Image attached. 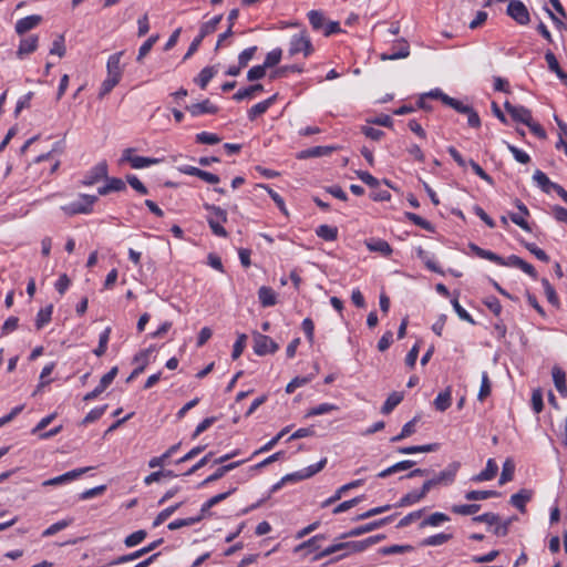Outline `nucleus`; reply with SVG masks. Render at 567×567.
<instances>
[{
    "mask_svg": "<svg viewBox=\"0 0 567 567\" xmlns=\"http://www.w3.org/2000/svg\"><path fill=\"white\" fill-rule=\"evenodd\" d=\"M123 55L124 51H120L109 56L106 62V78L101 84L99 99L106 96L120 83L123 76V66L121 65Z\"/></svg>",
    "mask_w": 567,
    "mask_h": 567,
    "instance_id": "obj_1",
    "label": "nucleus"
},
{
    "mask_svg": "<svg viewBox=\"0 0 567 567\" xmlns=\"http://www.w3.org/2000/svg\"><path fill=\"white\" fill-rule=\"evenodd\" d=\"M367 548H368V545L365 543V539L337 543V544L328 546L327 548L321 550L319 554H317L315 556V559L316 560L322 559V558L330 556L334 553L343 551L339 557H337V560H338L343 557H347L350 554L361 553V551L365 550Z\"/></svg>",
    "mask_w": 567,
    "mask_h": 567,
    "instance_id": "obj_2",
    "label": "nucleus"
},
{
    "mask_svg": "<svg viewBox=\"0 0 567 567\" xmlns=\"http://www.w3.org/2000/svg\"><path fill=\"white\" fill-rule=\"evenodd\" d=\"M204 208L209 213H214L218 215V219H215L213 216L207 217V223L215 236L226 238L228 236L227 230L224 228L223 224L227 223V212L218 206L204 204Z\"/></svg>",
    "mask_w": 567,
    "mask_h": 567,
    "instance_id": "obj_3",
    "label": "nucleus"
},
{
    "mask_svg": "<svg viewBox=\"0 0 567 567\" xmlns=\"http://www.w3.org/2000/svg\"><path fill=\"white\" fill-rule=\"evenodd\" d=\"M96 200L97 196L83 194L78 200L63 206L62 209L68 215L89 214L92 212V206Z\"/></svg>",
    "mask_w": 567,
    "mask_h": 567,
    "instance_id": "obj_4",
    "label": "nucleus"
},
{
    "mask_svg": "<svg viewBox=\"0 0 567 567\" xmlns=\"http://www.w3.org/2000/svg\"><path fill=\"white\" fill-rule=\"evenodd\" d=\"M300 52H302L305 56H309L313 52L311 40L305 31L293 34L289 43L290 55H296Z\"/></svg>",
    "mask_w": 567,
    "mask_h": 567,
    "instance_id": "obj_5",
    "label": "nucleus"
},
{
    "mask_svg": "<svg viewBox=\"0 0 567 567\" xmlns=\"http://www.w3.org/2000/svg\"><path fill=\"white\" fill-rule=\"evenodd\" d=\"M506 13L520 25H526L530 21L529 11L520 0H509Z\"/></svg>",
    "mask_w": 567,
    "mask_h": 567,
    "instance_id": "obj_6",
    "label": "nucleus"
},
{
    "mask_svg": "<svg viewBox=\"0 0 567 567\" xmlns=\"http://www.w3.org/2000/svg\"><path fill=\"white\" fill-rule=\"evenodd\" d=\"M254 351L258 355H266L275 353L279 347L278 344L268 336L254 332Z\"/></svg>",
    "mask_w": 567,
    "mask_h": 567,
    "instance_id": "obj_7",
    "label": "nucleus"
},
{
    "mask_svg": "<svg viewBox=\"0 0 567 567\" xmlns=\"http://www.w3.org/2000/svg\"><path fill=\"white\" fill-rule=\"evenodd\" d=\"M392 519H393V516H388V517H384V518H381V519H378V520H373V522H370L368 524L354 527V528L350 529L349 532L343 533L340 536V538L341 539H346V538L357 537V536L370 533V532H372L374 529H378V528L389 524Z\"/></svg>",
    "mask_w": 567,
    "mask_h": 567,
    "instance_id": "obj_8",
    "label": "nucleus"
},
{
    "mask_svg": "<svg viewBox=\"0 0 567 567\" xmlns=\"http://www.w3.org/2000/svg\"><path fill=\"white\" fill-rule=\"evenodd\" d=\"M460 467H461V463L457 461H454V462L450 463L443 471L435 474L432 477V481H434L435 486H437V485L449 486V485L453 484Z\"/></svg>",
    "mask_w": 567,
    "mask_h": 567,
    "instance_id": "obj_9",
    "label": "nucleus"
},
{
    "mask_svg": "<svg viewBox=\"0 0 567 567\" xmlns=\"http://www.w3.org/2000/svg\"><path fill=\"white\" fill-rule=\"evenodd\" d=\"M109 166L106 161H102L93 166L83 177L82 184L85 186H92L99 183L101 179L107 178Z\"/></svg>",
    "mask_w": 567,
    "mask_h": 567,
    "instance_id": "obj_10",
    "label": "nucleus"
},
{
    "mask_svg": "<svg viewBox=\"0 0 567 567\" xmlns=\"http://www.w3.org/2000/svg\"><path fill=\"white\" fill-rule=\"evenodd\" d=\"M132 152V148H126L122 154V162H128L132 168L141 169L151 165L158 164L161 162L159 158L133 156Z\"/></svg>",
    "mask_w": 567,
    "mask_h": 567,
    "instance_id": "obj_11",
    "label": "nucleus"
},
{
    "mask_svg": "<svg viewBox=\"0 0 567 567\" xmlns=\"http://www.w3.org/2000/svg\"><path fill=\"white\" fill-rule=\"evenodd\" d=\"M504 107L515 122L526 125L529 124V121L533 118L532 111L523 105H513L511 102L506 101Z\"/></svg>",
    "mask_w": 567,
    "mask_h": 567,
    "instance_id": "obj_12",
    "label": "nucleus"
},
{
    "mask_svg": "<svg viewBox=\"0 0 567 567\" xmlns=\"http://www.w3.org/2000/svg\"><path fill=\"white\" fill-rule=\"evenodd\" d=\"M90 470H91V467L75 468V470L66 472L62 475H59L56 477L49 478V480L44 481L42 483V485L43 486H58V485L66 484V483H70L72 481L79 478L80 476H82L84 473H86Z\"/></svg>",
    "mask_w": 567,
    "mask_h": 567,
    "instance_id": "obj_13",
    "label": "nucleus"
},
{
    "mask_svg": "<svg viewBox=\"0 0 567 567\" xmlns=\"http://www.w3.org/2000/svg\"><path fill=\"white\" fill-rule=\"evenodd\" d=\"M410 55V45L406 40L401 39L394 43L389 53H382V61L405 59Z\"/></svg>",
    "mask_w": 567,
    "mask_h": 567,
    "instance_id": "obj_14",
    "label": "nucleus"
},
{
    "mask_svg": "<svg viewBox=\"0 0 567 567\" xmlns=\"http://www.w3.org/2000/svg\"><path fill=\"white\" fill-rule=\"evenodd\" d=\"M186 110L190 113L192 116L197 117L204 114H216L218 112V107L210 102L209 99H206L199 103H194L192 105L186 106Z\"/></svg>",
    "mask_w": 567,
    "mask_h": 567,
    "instance_id": "obj_15",
    "label": "nucleus"
},
{
    "mask_svg": "<svg viewBox=\"0 0 567 567\" xmlns=\"http://www.w3.org/2000/svg\"><path fill=\"white\" fill-rule=\"evenodd\" d=\"M42 21V17L39 14H32L24 17L17 21L14 30L18 34L22 35L28 31L37 28Z\"/></svg>",
    "mask_w": 567,
    "mask_h": 567,
    "instance_id": "obj_16",
    "label": "nucleus"
},
{
    "mask_svg": "<svg viewBox=\"0 0 567 567\" xmlns=\"http://www.w3.org/2000/svg\"><path fill=\"white\" fill-rule=\"evenodd\" d=\"M39 37L30 35L21 39L19 48L16 52L17 58L22 60L25 55L33 53L38 49Z\"/></svg>",
    "mask_w": 567,
    "mask_h": 567,
    "instance_id": "obj_17",
    "label": "nucleus"
},
{
    "mask_svg": "<svg viewBox=\"0 0 567 567\" xmlns=\"http://www.w3.org/2000/svg\"><path fill=\"white\" fill-rule=\"evenodd\" d=\"M363 483H364L363 480H355V481H352V482H350L348 484L342 485L341 487H339L336 491V493L331 497H329L328 499H326L322 503V507H328L329 505L336 503L337 501H339L342 497V495L346 492H348V491H350L352 488H357V487L363 485Z\"/></svg>",
    "mask_w": 567,
    "mask_h": 567,
    "instance_id": "obj_18",
    "label": "nucleus"
},
{
    "mask_svg": "<svg viewBox=\"0 0 567 567\" xmlns=\"http://www.w3.org/2000/svg\"><path fill=\"white\" fill-rule=\"evenodd\" d=\"M533 492L526 488L520 489L519 492L513 494L511 496L509 503L516 507L519 512L524 513L526 508V503L532 499Z\"/></svg>",
    "mask_w": 567,
    "mask_h": 567,
    "instance_id": "obj_19",
    "label": "nucleus"
},
{
    "mask_svg": "<svg viewBox=\"0 0 567 567\" xmlns=\"http://www.w3.org/2000/svg\"><path fill=\"white\" fill-rule=\"evenodd\" d=\"M498 471V466L493 458H489L486 463L485 470L472 477L473 482H485L493 480Z\"/></svg>",
    "mask_w": 567,
    "mask_h": 567,
    "instance_id": "obj_20",
    "label": "nucleus"
},
{
    "mask_svg": "<svg viewBox=\"0 0 567 567\" xmlns=\"http://www.w3.org/2000/svg\"><path fill=\"white\" fill-rule=\"evenodd\" d=\"M533 179L537 186L546 194H550L557 185V183L551 182L548 176L540 169L535 171Z\"/></svg>",
    "mask_w": 567,
    "mask_h": 567,
    "instance_id": "obj_21",
    "label": "nucleus"
},
{
    "mask_svg": "<svg viewBox=\"0 0 567 567\" xmlns=\"http://www.w3.org/2000/svg\"><path fill=\"white\" fill-rule=\"evenodd\" d=\"M553 381L555 384L556 390L559 392L560 395L567 396V384H566V373L565 371L559 367H554L551 371Z\"/></svg>",
    "mask_w": 567,
    "mask_h": 567,
    "instance_id": "obj_22",
    "label": "nucleus"
},
{
    "mask_svg": "<svg viewBox=\"0 0 567 567\" xmlns=\"http://www.w3.org/2000/svg\"><path fill=\"white\" fill-rule=\"evenodd\" d=\"M148 354H150V350H143L134 357V362L138 363V365L135 367V369L132 371V373L130 374V377L126 380L127 382H131L133 379H135L137 375H140L145 370V368L148 363Z\"/></svg>",
    "mask_w": 567,
    "mask_h": 567,
    "instance_id": "obj_23",
    "label": "nucleus"
},
{
    "mask_svg": "<svg viewBox=\"0 0 567 567\" xmlns=\"http://www.w3.org/2000/svg\"><path fill=\"white\" fill-rule=\"evenodd\" d=\"M365 245L370 251L380 252L384 257H388L392 254V248L386 240L371 239L367 241Z\"/></svg>",
    "mask_w": 567,
    "mask_h": 567,
    "instance_id": "obj_24",
    "label": "nucleus"
},
{
    "mask_svg": "<svg viewBox=\"0 0 567 567\" xmlns=\"http://www.w3.org/2000/svg\"><path fill=\"white\" fill-rule=\"evenodd\" d=\"M258 298L262 307H272L277 303V296L272 288L262 286L258 290Z\"/></svg>",
    "mask_w": 567,
    "mask_h": 567,
    "instance_id": "obj_25",
    "label": "nucleus"
},
{
    "mask_svg": "<svg viewBox=\"0 0 567 567\" xmlns=\"http://www.w3.org/2000/svg\"><path fill=\"white\" fill-rule=\"evenodd\" d=\"M449 520H450V517L446 514L441 513V512H435V513L431 514L430 516H427L426 518H424L420 523V528H424L426 526L437 527L441 524L446 523Z\"/></svg>",
    "mask_w": 567,
    "mask_h": 567,
    "instance_id": "obj_26",
    "label": "nucleus"
},
{
    "mask_svg": "<svg viewBox=\"0 0 567 567\" xmlns=\"http://www.w3.org/2000/svg\"><path fill=\"white\" fill-rule=\"evenodd\" d=\"M404 395L402 392H392L381 408L383 414L391 413L403 400Z\"/></svg>",
    "mask_w": 567,
    "mask_h": 567,
    "instance_id": "obj_27",
    "label": "nucleus"
},
{
    "mask_svg": "<svg viewBox=\"0 0 567 567\" xmlns=\"http://www.w3.org/2000/svg\"><path fill=\"white\" fill-rule=\"evenodd\" d=\"M236 491V487L230 488L225 493H219L213 497H210L207 502H205L200 508V512L206 515L212 507L217 505L218 503L225 501L228 496H230Z\"/></svg>",
    "mask_w": 567,
    "mask_h": 567,
    "instance_id": "obj_28",
    "label": "nucleus"
},
{
    "mask_svg": "<svg viewBox=\"0 0 567 567\" xmlns=\"http://www.w3.org/2000/svg\"><path fill=\"white\" fill-rule=\"evenodd\" d=\"M53 313V305H48L47 307L39 310L35 318V328L41 330L44 326H47L51 319Z\"/></svg>",
    "mask_w": 567,
    "mask_h": 567,
    "instance_id": "obj_29",
    "label": "nucleus"
},
{
    "mask_svg": "<svg viewBox=\"0 0 567 567\" xmlns=\"http://www.w3.org/2000/svg\"><path fill=\"white\" fill-rule=\"evenodd\" d=\"M452 538H453V535L450 533H439V534H435V535L424 538L420 545L421 546H441V545L447 543Z\"/></svg>",
    "mask_w": 567,
    "mask_h": 567,
    "instance_id": "obj_30",
    "label": "nucleus"
},
{
    "mask_svg": "<svg viewBox=\"0 0 567 567\" xmlns=\"http://www.w3.org/2000/svg\"><path fill=\"white\" fill-rule=\"evenodd\" d=\"M316 235L326 241H334L338 238V228L330 225H320L316 229Z\"/></svg>",
    "mask_w": 567,
    "mask_h": 567,
    "instance_id": "obj_31",
    "label": "nucleus"
},
{
    "mask_svg": "<svg viewBox=\"0 0 567 567\" xmlns=\"http://www.w3.org/2000/svg\"><path fill=\"white\" fill-rule=\"evenodd\" d=\"M223 19V14H218L212 18L209 21L203 23L199 29L198 35L204 40L207 35L214 33L217 30L218 24Z\"/></svg>",
    "mask_w": 567,
    "mask_h": 567,
    "instance_id": "obj_32",
    "label": "nucleus"
},
{
    "mask_svg": "<svg viewBox=\"0 0 567 567\" xmlns=\"http://www.w3.org/2000/svg\"><path fill=\"white\" fill-rule=\"evenodd\" d=\"M264 90V86L259 83L257 84H252L250 86H247V87H244V89H240L239 91H237L233 99L240 102L243 100H246V99H251L257 92H260Z\"/></svg>",
    "mask_w": 567,
    "mask_h": 567,
    "instance_id": "obj_33",
    "label": "nucleus"
},
{
    "mask_svg": "<svg viewBox=\"0 0 567 567\" xmlns=\"http://www.w3.org/2000/svg\"><path fill=\"white\" fill-rule=\"evenodd\" d=\"M216 73V66H206L199 72L198 76L195 79V82L199 85L200 89L204 90Z\"/></svg>",
    "mask_w": 567,
    "mask_h": 567,
    "instance_id": "obj_34",
    "label": "nucleus"
},
{
    "mask_svg": "<svg viewBox=\"0 0 567 567\" xmlns=\"http://www.w3.org/2000/svg\"><path fill=\"white\" fill-rule=\"evenodd\" d=\"M545 60L548 64V69L554 72L559 80L567 78V73L559 66V63L551 51H547Z\"/></svg>",
    "mask_w": 567,
    "mask_h": 567,
    "instance_id": "obj_35",
    "label": "nucleus"
},
{
    "mask_svg": "<svg viewBox=\"0 0 567 567\" xmlns=\"http://www.w3.org/2000/svg\"><path fill=\"white\" fill-rule=\"evenodd\" d=\"M451 389L447 388L445 391L440 392L434 400V405L437 411L444 412L451 406Z\"/></svg>",
    "mask_w": 567,
    "mask_h": 567,
    "instance_id": "obj_36",
    "label": "nucleus"
},
{
    "mask_svg": "<svg viewBox=\"0 0 567 567\" xmlns=\"http://www.w3.org/2000/svg\"><path fill=\"white\" fill-rule=\"evenodd\" d=\"M514 472H515V464L511 458H507L503 464L498 484L504 485L507 482H511L514 477Z\"/></svg>",
    "mask_w": 567,
    "mask_h": 567,
    "instance_id": "obj_37",
    "label": "nucleus"
},
{
    "mask_svg": "<svg viewBox=\"0 0 567 567\" xmlns=\"http://www.w3.org/2000/svg\"><path fill=\"white\" fill-rule=\"evenodd\" d=\"M308 19L313 30H323L326 24V18L321 11L311 10L308 12Z\"/></svg>",
    "mask_w": 567,
    "mask_h": 567,
    "instance_id": "obj_38",
    "label": "nucleus"
},
{
    "mask_svg": "<svg viewBox=\"0 0 567 567\" xmlns=\"http://www.w3.org/2000/svg\"><path fill=\"white\" fill-rule=\"evenodd\" d=\"M501 494L497 491H470L465 494L467 501H483L492 497H498Z\"/></svg>",
    "mask_w": 567,
    "mask_h": 567,
    "instance_id": "obj_39",
    "label": "nucleus"
},
{
    "mask_svg": "<svg viewBox=\"0 0 567 567\" xmlns=\"http://www.w3.org/2000/svg\"><path fill=\"white\" fill-rule=\"evenodd\" d=\"M417 422V417H413L411 421L405 423L401 430V432L391 439V442H399L409 436H411L415 432V424Z\"/></svg>",
    "mask_w": 567,
    "mask_h": 567,
    "instance_id": "obj_40",
    "label": "nucleus"
},
{
    "mask_svg": "<svg viewBox=\"0 0 567 567\" xmlns=\"http://www.w3.org/2000/svg\"><path fill=\"white\" fill-rule=\"evenodd\" d=\"M414 548L411 545H391L379 549V554L382 556L410 553Z\"/></svg>",
    "mask_w": 567,
    "mask_h": 567,
    "instance_id": "obj_41",
    "label": "nucleus"
},
{
    "mask_svg": "<svg viewBox=\"0 0 567 567\" xmlns=\"http://www.w3.org/2000/svg\"><path fill=\"white\" fill-rule=\"evenodd\" d=\"M542 286L544 288V292H545V296H546L548 302L551 303L553 306H558L559 305L558 296L556 293L555 288L550 285V282L547 278L542 279Z\"/></svg>",
    "mask_w": 567,
    "mask_h": 567,
    "instance_id": "obj_42",
    "label": "nucleus"
},
{
    "mask_svg": "<svg viewBox=\"0 0 567 567\" xmlns=\"http://www.w3.org/2000/svg\"><path fill=\"white\" fill-rule=\"evenodd\" d=\"M336 410H338V406L332 403H321V404L308 410L306 416L309 417V416L322 415V414H327V413H330Z\"/></svg>",
    "mask_w": 567,
    "mask_h": 567,
    "instance_id": "obj_43",
    "label": "nucleus"
},
{
    "mask_svg": "<svg viewBox=\"0 0 567 567\" xmlns=\"http://www.w3.org/2000/svg\"><path fill=\"white\" fill-rule=\"evenodd\" d=\"M72 523H73L72 518L59 520V522L52 524L51 526H49L47 529H44L43 533H42V536L43 537L53 536L58 532H60V530L66 528L68 526H70Z\"/></svg>",
    "mask_w": 567,
    "mask_h": 567,
    "instance_id": "obj_44",
    "label": "nucleus"
},
{
    "mask_svg": "<svg viewBox=\"0 0 567 567\" xmlns=\"http://www.w3.org/2000/svg\"><path fill=\"white\" fill-rule=\"evenodd\" d=\"M481 509L480 504L453 505L451 511L457 515H473Z\"/></svg>",
    "mask_w": 567,
    "mask_h": 567,
    "instance_id": "obj_45",
    "label": "nucleus"
},
{
    "mask_svg": "<svg viewBox=\"0 0 567 567\" xmlns=\"http://www.w3.org/2000/svg\"><path fill=\"white\" fill-rule=\"evenodd\" d=\"M289 432V426L282 429L276 436H274L270 441H268L265 445H262L259 450L255 451V453L252 454V456L257 455V454H260V453H265V452H268L270 451L271 449L275 447V445L281 440V437H284V435H286L287 433Z\"/></svg>",
    "mask_w": 567,
    "mask_h": 567,
    "instance_id": "obj_46",
    "label": "nucleus"
},
{
    "mask_svg": "<svg viewBox=\"0 0 567 567\" xmlns=\"http://www.w3.org/2000/svg\"><path fill=\"white\" fill-rule=\"evenodd\" d=\"M146 536H147L146 530H144V529L136 530L125 537L124 545L130 548L134 547V546L141 544L146 538Z\"/></svg>",
    "mask_w": 567,
    "mask_h": 567,
    "instance_id": "obj_47",
    "label": "nucleus"
},
{
    "mask_svg": "<svg viewBox=\"0 0 567 567\" xmlns=\"http://www.w3.org/2000/svg\"><path fill=\"white\" fill-rule=\"evenodd\" d=\"M110 333H111V328H106L100 334L99 346L93 351L96 357H102L106 352L107 343H109V340H110Z\"/></svg>",
    "mask_w": 567,
    "mask_h": 567,
    "instance_id": "obj_48",
    "label": "nucleus"
},
{
    "mask_svg": "<svg viewBox=\"0 0 567 567\" xmlns=\"http://www.w3.org/2000/svg\"><path fill=\"white\" fill-rule=\"evenodd\" d=\"M182 504L183 503H177L158 513V515L155 517L153 522V526L157 527L161 524H163L171 515H173L182 506Z\"/></svg>",
    "mask_w": 567,
    "mask_h": 567,
    "instance_id": "obj_49",
    "label": "nucleus"
},
{
    "mask_svg": "<svg viewBox=\"0 0 567 567\" xmlns=\"http://www.w3.org/2000/svg\"><path fill=\"white\" fill-rule=\"evenodd\" d=\"M405 217L412 221L414 225L421 227L422 229L424 230H427V231H433L434 228L432 226V224L424 219L423 217H421L420 215L417 214H414V213H405Z\"/></svg>",
    "mask_w": 567,
    "mask_h": 567,
    "instance_id": "obj_50",
    "label": "nucleus"
},
{
    "mask_svg": "<svg viewBox=\"0 0 567 567\" xmlns=\"http://www.w3.org/2000/svg\"><path fill=\"white\" fill-rule=\"evenodd\" d=\"M195 138L197 143L207 145H215L221 141V138L217 134L209 132H200L196 134Z\"/></svg>",
    "mask_w": 567,
    "mask_h": 567,
    "instance_id": "obj_51",
    "label": "nucleus"
},
{
    "mask_svg": "<svg viewBox=\"0 0 567 567\" xmlns=\"http://www.w3.org/2000/svg\"><path fill=\"white\" fill-rule=\"evenodd\" d=\"M522 244L538 260L544 261V262H548L549 261V256L546 254V251L540 249L539 247H537L535 244L527 243V241H522Z\"/></svg>",
    "mask_w": 567,
    "mask_h": 567,
    "instance_id": "obj_52",
    "label": "nucleus"
},
{
    "mask_svg": "<svg viewBox=\"0 0 567 567\" xmlns=\"http://www.w3.org/2000/svg\"><path fill=\"white\" fill-rule=\"evenodd\" d=\"M491 390H492V384H491L488 374H487V372H483L481 388L478 391L477 399L481 402L484 401L491 394Z\"/></svg>",
    "mask_w": 567,
    "mask_h": 567,
    "instance_id": "obj_53",
    "label": "nucleus"
},
{
    "mask_svg": "<svg viewBox=\"0 0 567 567\" xmlns=\"http://www.w3.org/2000/svg\"><path fill=\"white\" fill-rule=\"evenodd\" d=\"M281 55H282V50L279 48L274 49L272 51L268 52L266 55V59L264 61V66L266 69L276 66L280 62Z\"/></svg>",
    "mask_w": 567,
    "mask_h": 567,
    "instance_id": "obj_54",
    "label": "nucleus"
},
{
    "mask_svg": "<svg viewBox=\"0 0 567 567\" xmlns=\"http://www.w3.org/2000/svg\"><path fill=\"white\" fill-rule=\"evenodd\" d=\"M423 499V497L420 495L419 491H411L408 494H405L398 503V507H404L413 505L417 502Z\"/></svg>",
    "mask_w": 567,
    "mask_h": 567,
    "instance_id": "obj_55",
    "label": "nucleus"
},
{
    "mask_svg": "<svg viewBox=\"0 0 567 567\" xmlns=\"http://www.w3.org/2000/svg\"><path fill=\"white\" fill-rule=\"evenodd\" d=\"M506 146H507V150L513 154L514 158L518 163L528 164L530 162V156L526 152L519 150L518 147H516L509 143H506Z\"/></svg>",
    "mask_w": 567,
    "mask_h": 567,
    "instance_id": "obj_56",
    "label": "nucleus"
},
{
    "mask_svg": "<svg viewBox=\"0 0 567 567\" xmlns=\"http://www.w3.org/2000/svg\"><path fill=\"white\" fill-rule=\"evenodd\" d=\"M106 409H107V404H104L100 408H95V409L91 410L83 419L82 424H90V423L97 421L105 413Z\"/></svg>",
    "mask_w": 567,
    "mask_h": 567,
    "instance_id": "obj_57",
    "label": "nucleus"
},
{
    "mask_svg": "<svg viewBox=\"0 0 567 567\" xmlns=\"http://www.w3.org/2000/svg\"><path fill=\"white\" fill-rule=\"evenodd\" d=\"M65 45H64V37L62 34H59L50 49V54H55L59 58H63L65 55Z\"/></svg>",
    "mask_w": 567,
    "mask_h": 567,
    "instance_id": "obj_58",
    "label": "nucleus"
},
{
    "mask_svg": "<svg viewBox=\"0 0 567 567\" xmlns=\"http://www.w3.org/2000/svg\"><path fill=\"white\" fill-rule=\"evenodd\" d=\"M455 312L457 313L458 318L471 323L475 324V320L473 317L460 305L457 298L452 299L451 301Z\"/></svg>",
    "mask_w": 567,
    "mask_h": 567,
    "instance_id": "obj_59",
    "label": "nucleus"
},
{
    "mask_svg": "<svg viewBox=\"0 0 567 567\" xmlns=\"http://www.w3.org/2000/svg\"><path fill=\"white\" fill-rule=\"evenodd\" d=\"M246 341H247V336L245 333L238 334L237 340L233 347L231 358L234 360L238 359L241 355V353L246 347Z\"/></svg>",
    "mask_w": 567,
    "mask_h": 567,
    "instance_id": "obj_60",
    "label": "nucleus"
},
{
    "mask_svg": "<svg viewBox=\"0 0 567 567\" xmlns=\"http://www.w3.org/2000/svg\"><path fill=\"white\" fill-rule=\"evenodd\" d=\"M117 372H118L117 367H113L107 373H105L101 378L100 383L97 384V388H100L102 390V392H104L106 390V388L113 382V380L117 375Z\"/></svg>",
    "mask_w": 567,
    "mask_h": 567,
    "instance_id": "obj_61",
    "label": "nucleus"
},
{
    "mask_svg": "<svg viewBox=\"0 0 567 567\" xmlns=\"http://www.w3.org/2000/svg\"><path fill=\"white\" fill-rule=\"evenodd\" d=\"M310 377H296L293 378L286 386V392L288 394H291L296 391V389L306 385L308 382H310Z\"/></svg>",
    "mask_w": 567,
    "mask_h": 567,
    "instance_id": "obj_62",
    "label": "nucleus"
},
{
    "mask_svg": "<svg viewBox=\"0 0 567 567\" xmlns=\"http://www.w3.org/2000/svg\"><path fill=\"white\" fill-rule=\"evenodd\" d=\"M362 499H363V496H357L352 499L344 501L341 504H339L338 506H336L333 508L332 513L340 514V513L347 512L350 508H352L353 506L358 505Z\"/></svg>",
    "mask_w": 567,
    "mask_h": 567,
    "instance_id": "obj_63",
    "label": "nucleus"
},
{
    "mask_svg": "<svg viewBox=\"0 0 567 567\" xmlns=\"http://www.w3.org/2000/svg\"><path fill=\"white\" fill-rule=\"evenodd\" d=\"M257 51V47H250L245 49L243 52L238 55V63L240 66L246 68L249 63V61L254 58L255 53Z\"/></svg>",
    "mask_w": 567,
    "mask_h": 567,
    "instance_id": "obj_64",
    "label": "nucleus"
}]
</instances>
